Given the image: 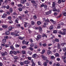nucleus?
Wrapping results in <instances>:
<instances>
[{
	"instance_id": "nucleus-1",
	"label": "nucleus",
	"mask_w": 66,
	"mask_h": 66,
	"mask_svg": "<svg viewBox=\"0 0 66 66\" xmlns=\"http://www.w3.org/2000/svg\"><path fill=\"white\" fill-rule=\"evenodd\" d=\"M42 58L43 59V60L44 61H46L47 59V57L44 56L43 55H42Z\"/></svg>"
},
{
	"instance_id": "nucleus-2",
	"label": "nucleus",
	"mask_w": 66,
	"mask_h": 66,
	"mask_svg": "<svg viewBox=\"0 0 66 66\" xmlns=\"http://www.w3.org/2000/svg\"><path fill=\"white\" fill-rule=\"evenodd\" d=\"M40 38H41V35H38L37 36V40H38L39 39H40Z\"/></svg>"
},
{
	"instance_id": "nucleus-3",
	"label": "nucleus",
	"mask_w": 66,
	"mask_h": 66,
	"mask_svg": "<svg viewBox=\"0 0 66 66\" xmlns=\"http://www.w3.org/2000/svg\"><path fill=\"white\" fill-rule=\"evenodd\" d=\"M6 16H7V15L5 13H4L3 15L2 16V18H5L6 17Z\"/></svg>"
},
{
	"instance_id": "nucleus-4",
	"label": "nucleus",
	"mask_w": 66,
	"mask_h": 66,
	"mask_svg": "<svg viewBox=\"0 0 66 66\" xmlns=\"http://www.w3.org/2000/svg\"><path fill=\"white\" fill-rule=\"evenodd\" d=\"M5 34L6 35H9L10 34V31H7L5 32Z\"/></svg>"
},
{
	"instance_id": "nucleus-5",
	"label": "nucleus",
	"mask_w": 66,
	"mask_h": 66,
	"mask_svg": "<svg viewBox=\"0 0 66 66\" xmlns=\"http://www.w3.org/2000/svg\"><path fill=\"white\" fill-rule=\"evenodd\" d=\"M51 13V10H50L49 11L46 12V15H49V14H50Z\"/></svg>"
},
{
	"instance_id": "nucleus-6",
	"label": "nucleus",
	"mask_w": 66,
	"mask_h": 66,
	"mask_svg": "<svg viewBox=\"0 0 66 66\" xmlns=\"http://www.w3.org/2000/svg\"><path fill=\"white\" fill-rule=\"evenodd\" d=\"M24 64H29V61L27 60L25 61L24 62Z\"/></svg>"
},
{
	"instance_id": "nucleus-7",
	"label": "nucleus",
	"mask_w": 66,
	"mask_h": 66,
	"mask_svg": "<svg viewBox=\"0 0 66 66\" xmlns=\"http://www.w3.org/2000/svg\"><path fill=\"white\" fill-rule=\"evenodd\" d=\"M14 59L15 60H18L19 59V57L17 56H14Z\"/></svg>"
},
{
	"instance_id": "nucleus-8",
	"label": "nucleus",
	"mask_w": 66,
	"mask_h": 66,
	"mask_svg": "<svg viewBox=\"0 0 66 66\" xmlns=\"http://www.w3.org/2000/svg\"><path fill=\"white\" fill-rule=\"evenodd\" d=\"M59 33L62 35H65V34H66V33L64 32H61V31H60Z\"/></svg>"
},
{
	"instance_id": "nucleus-9",
	"label": "nucleus",
	"mask_w": 66,
	"mask_h": 66,
	"mask_svg": "<svg viewBox=\"0 0 66 66\" xmlns=\"http://www.w3.org/2000/svg\"><path fill=\"white\" fill-rule=\"evenodd\" d=\"M2 27H3V28H7V26L6 25H4L2 26Z\"/></svg>"
},
{
	"instance_id": "nucleus-10",
	"label": "nucleus",
	"mask_w": 66,
	"mask_h": 66,
	"mask_svg": "<svg viewBox=\"0 0 66 66\" xmlns=\"http://www.w3.org/2000/svg\"><path fill=\"white\" fill-rule=\"evenodd\" d=\"M47 54L49 55L50 54H51V53H52V52H51V51L49 50L47 51Z\"/></svg>"
},
{
	"instance_id": "nucleus-11",
	"label": "nucleus",
	"mask_w": 66,
	"mask_h": 66,
	"mask_svg": "<svg viewBox=\"0 0 66 66\" xmlns=\"http://www.w3.org/2000/svg\"><path fill=\"white\" fill-rule=\"evenodd\" d=\"M57 48L59 49L60 48V43H58L57 44Z\"/></svg>"
},
{
	"instance_id": "nucleus-12",
	"label": "nucleus",
	"mask_w": 66,
	"mask_h": 66,
	"mask_svg": "<svg viewBox=\"0 0 66 66\" xmlns=\"http://www.w3.org/2000/svg\"><path fill=\"white\" fill-rule=\"evenodd\" d=\"M6 41L5 39H3L2 40V43H5Z\"/></svg>"
},
{
	"instance_id": "nucleus-13",
	"label": "nucleus",
	"mask_w": 66,
	"mask_h": 66,
	"mask_svg": "<svg viewBox=\"0 0 66 66\" xmlns=\"http://www.w3.org/2000/svg\"><path fill=\"white\" fill-rule=\"evenodd\" d=\"M53 26L52 25L50 27V30H53Z\"/></svg>"
},
{
	"instance_id": "nucleus-14",
	"label": "nucleus",
	"mask_w": 66,
	"mask_h": 66,
	"mask_svg": "<svg viewBox=\"0 0 66 66\" xmlns=\"http://www.w3.org/2000/svg\"><path fill=\"white\" fill-rule=\"evenodd\" d=\"M55 56L56 57H59V54L58 53H56V54H55Z\"/></svg>"
},
{
	"instance_id": "nucleus-15",
	"label": "nucleus",
	"mask_w": 66,
	"mask_h": 66,
	"mask_svg": "<svg viewBox=\"0 0 66 66\" xmlns=\"http://www.w3.org/2000/svg\"><path fill=\"white\" fill-rule=\"evenodd\" d=\"M37 23L38 25H40L41 24V22L40 21H38L37 22Z\"/></svg>"
},
{
	"instance_id": "nucleus-16",
	"label": "nucleus",
	"mask_w": 66,
	"mask_h": 66,
	"mask_svg": "<svg viewBox=\"0 0 66 66\" xmlns=\"http://www.w3.org/2000/svg\"><path fill=\"white\" fill-rule=\"evenodd\" d=\"M42 37H45H45H46V38H47V36H46V35L44 34H43L42 35Z\"/></svg>"
},
{
	"instance_id": "nucleus-17",
	"label": "nucleus",
	"mask_w": 66,
	"mask_h": 66,
	"mask_svg": "<svg viewBox=\"0 0 66 66\" xmlns=\"http://www.w3.org/2000/svg\"><path fill=\"white\" fill-rule=\"evenodd\" d=\"M45 50H43L42 51V52L41 53V54H44V53H45Z\"/></svg>"
},
{
	"instance_id": "nucleus-18",
	"label": "nucleus",
	"mask_w": 66,
	"mask_h": 66,
	"mask_svg": "<svg viewBox=\"0 0 66 66\" xmlns=\"http://www.w3.org/2000/svg\"><path fill=\"white\" fill-rule=\"evenodd\" d=\"M9 10L10 13H12V12H13V9L12 8H10V9Z\"/></svg>"
},
{
	"instance_id": "nucleus-19",
	"label": "nucleus",
	"mask_w": 66,
	"mask_h": 66,
	"mask_svg": "<svg viewBox=\"0 0 66 66\" xmlns=\"http://www.w3.org/2000/svg\"><path fill=\"white\" fill-rule=\"evenodd\" d=\"M10 48H11L12 50H14V47H13V46H11Z\"/></svg>"
},
{
	"instance_id": "nucleus-20",
	"label": "nucleus",
	"mask_w": 66,
	"mask_h": 66,
	"mask_svg": "<svg viewBox=\"0 0 66 66\" xmlns=\"http://www.w3.org/2000/svg\"><path fill=\"white\" fill-rule=\"evenodd\" d=\"M34 58H36V57H37V55H36V54H34Z\"/></svg>"
},
{
	"instance_id": "nucleus-21",
	"label": "nucleus",
	"mask_w": 66,
	"mask_h": 66,
	"mask_svg": "<svg viewBox=\"0 0 66 66\" xmlns=\"http://www.w3.org/2000/svg\"><path fill=\"white\" fill-rule=\"evenodd\" d=\"M62 49L64 51V52H66V48H65V47L63 48H62Z\"/></svg>"
},
{
	"instance_id": "nucleus-22",
	"label": "nucleus",
	"mask_w": 66,
	"mask_h": 66,
	"mask_svg": "<svg viewBox=\"0 0 66 66\" xmlns=\"http://www.w3.org/2000/svg\"><path fill=\"white\" fill-rule=\"evenodd\" d=\"M52 7H54L55 6V3L54 2H53L52 4Z\"/></svg>"
},
{
	"instance_id": "nucleus-23",
	"label": "nucleus",
	"mask_w": 66,
	"mask_h": 66,
	"mask_svg": "<svg viewBox=\"0 0 66 66\" xmlns=\"http://www.w3.org/2000/svg\"><path fill=\"white\" fill-rule=\"evenodd\" d=\"M12 29V27H9L8 28V30L9 31H11Z\"/></svg>"
},
{
	"instance_id": "nucleus-24",
	"label": "nucleus",
	"mask_w": 66,
	"mask_h": 66,
	"mask_svg": "<svg viewBox=\"0 0 66 66\" xmlns=\"http://www.w3.org/2000/svg\"><path fill=\"white\" fill-rule=\"evenodd\" d=\"M20 64L21 65V66H22V65H24V63H23L22 62H21L20 63Z\"/></svg>"
},
{
	"instance_id": "nucleus-25",
	"label": "nucleus",
	"mask_w": 66,
	"mask_h": 66,
	"mask_svg": "<svg viewBox=\"0 0 66 66\" xmlns=\"http://www.w3.org/2000/svg\"><path fill=\"white\" fill-rule=\"evenodd\" d=\"M19 38L20 39H21V40H22L23 39V38H24V37H19Z\"/></svg>"
},
{
	"instance_id": "nucleus-26",
	"label": "nucleus",
	"mask_w": 66,
	"mask_h": 66,
	"mask_svg": "<svg viewBox=\"0 0 66 66\" xmlns=\"http://www.w3.org/2000/svg\"><path fill=\"white\" fill-rule=\"evenodd\" d=\"M22 49H25V48H27V46H23L22 47Z\"/></svg>"
},
{
	"instance_id": "nucleus-27",
	"label": "nucleus",
	"mask_w": 66,
	"mask_h": 66,
	"mask_svg": "<svg viewBox=\"0 0 66 66\" xmlns=\"http://www.w3.org/2000/svg\"><path fill=\"white\" fill-rule=\"evenodd\" d=\"M60 26H61L60 24H58L57 25V29H59L60 28Z\"/></svg>"
},
{
	"instance_id": "nucleus-28",
	"label": "nucleus",
	"mask_w": 66,
	"mask_h": 66,
	"mask_svg": "<svg viewBox=\"0 0 66 66\" xmlns=\"http://www.w3.org/2000/svg\"><path fill=\"white\" fill-rule=\"evenodd\" d=\"M55 40L56 42H59V40L57 39H55Z\"/></svg>"
},
{
	"instance_id": "nucleus-29",
	"label": "nucleus",
	"mask_w": 66,
	"mask_h": 66,
	"mask_svg": "<svg viewBox=\"0 0 66 66\" xmlns=\"http://www.w3.org/2000/svg\"><path fill=\"white\" fill-rule=\"evenodd\" d=\"M51 21V22H52L54 23H55V21H54L53 20H50Z\"/></svg>"
},
{
	"instance_id": "nucleus-30",
	"label": "nucleus",
	"mask_w": 66,
	"mask_h": 66,
	"mask_svg": "<svg viewBox=\"0 0 66 66\" xmlns=\"http://www.w3.org/2000/svg\"><path fill=\"white\" fill-rule=\"evenodd\" d=\"M29 41H30V42L31 43H33V40H32V39H30L29 40Z\"/></svg>"
},
{
	"instance_id": "nucleus-31",
	"label": "nucleus",
	"mask_w": 66,
	"mask_h": 66,
	"mask_svg": "<svg viewBox=\"0 0 66 66\" xmlns=\"http://www.w3.org/2000/svg\"><path fill=\"white\" fill-rule=\"evenodd\" d=\"M14 36H19V35H18V34H15V33L14 35Z\"/></svg>"
},
{
	"instance_id": "nucleus-32",
	"label": "nucleus",
	"mask_w": 66,
	"mask_h": 66,
	"mask_svg": "<svg viewBox=\"0 0 66 66\" xmlns=\"http://www.w3.org/2000/svg\"><path fill=\"white\" fill-rule=\"evenodd\" d=\"M9 23H13V21L12 20H10L9 21Z\"/></svg>"
},
{
	"instance_id": "nucleus-33",
	"label": "nucleus",
	"mask_w": 66,
	"mask_h": 66,
	"mask_svg": "<svg viewBox=\"0 0 66 66\" xmlns=\"http://www.w3.org/2000/svg\"><path fill=\"white\" fill-rule=\"evenodd\" d=\"M53 11L54 12H56V11H57V10H56V9L55 8H54L53 9Z\"/></svg>"
},
{
	"instance_id": "nucleus-34",
	"label": "nucleus",
	"mask_w": 66,
	"mask_h": 66,
	"mask_svg": "<svg viewBox=\"0 0 66 66\" xmlns=\"http://www.w3.org/2000/svg\"><path fill=\"white\" fill-rule=\"evenodd\" d=\"M39 31H42V28H41V27H40V26L39 27Z\"/></svg>"
},
{
	"instance_id": "nucleus-35",
	"label": "nucleus",
	"mask_w": 66,
	"mask_h": 66,
	"mask_svg": "<svg viewBox=\"0 0 66 66\" xmlns=\"http://www.w3.org/2000/svg\"><path fill=\"white\" fill-rule=\"evenodd\" d=\"M22 53L23 54H26V52L24 51H22Z\"/></svg>"
},
{
	"instance_id": "nucleus-36",
	"label": "nucleus",
	"mask_w": 66,
	"mask_h": 66,
	"mask_svg": "<svg viewBox=\"0 0 66 66\" xmlns=\"http://www.w3.org/2000/svg\"><path fill=\"white\" fill-rule=\"evenodd\" d=\"M6 8L7 9H10V6L8 5L6 6Z\"/></svg>"
},
{
	"instance_id": "nucleus-37",
	"label": "nucleus",
	"mask_w": 66,
	"mask_h": 66,
	"mask_svg": "<svg viewBox=\"0 0 66 66\" xmlns=\"http://www.w3.org/2000/svg\"><path fill=\"white\" fill-rule=\"evenodd\" d=\"M47 63H46L45 62H44V63L43 64L45 66H47Z\"/></svg>"
},
{
	"instance_id": "nucleus-38",
	"label": "nucleus",
	"mask_w": 66,
	"mask_h": 66,
	"mask_svg": "<svg viewBox=\"0 0 66 66\" xmlns=\"http://www.w3.org/2000/svg\"><path fill=\"white\" fill-rule=\"evenodd\" d=\"M15 46L16 48H17L18 47H19V45H18L17 44H16L15 45Z\"/></svg>"
},
{
	"instance_id": "nucleus-39",
	"label": "nucleus",
	"mask_w": 66,
	"mask_h": 66,
	"mask_svg": "<svg viewBox=\"0 0 66 66\" xmlns=\"http://www.w3.org/2000/svg\"><path fill=\"white\" fill-rule=\"evenodd\" d=\"M44 25H48V23L47 22H45L44 23Z\"/></svg>"
},
{
	"instance_id": "nucleus-40",
	"label": "nucleus",
	"mask_w": 66,
	"mask_h": 66,
	"mask_svg": "<svg viewBox=\"0 0 66 66\" xmlns=\"http://www.w3.org/2000/svg\"><path fill=\"white\" fill-rule=\"evenodd\" d=\"M34 7H35V9L37 8V5H36V4L35 5L34 4Z\"/></svg>"
},
{
	"instance_id": "nucleus-41",
	"label": "nucleus",
	"mask_w": 66,
	"mask_h": 66,
	"mask_svg": "<svg viewBox=\"0 0 66 66\" xmlns=\"http://www.w3.org/2000/svg\"><path fill=\"white\" fill-rule=\"evenodd\" d=\"M44 7L45 9H46L47 8V6L46 5H45L44 6Z\"/></svg>"
},
{
	"instance_id": "nucleus-42",
	"label": "nucleus",
	"mask_w": 66,
	"mask_h": 66,
	"mask_svg": "<svg viewBox=\"0 0 66 66\" xmlns=\"http://www.w3.org/2000/svg\"><path fill=\"white\" fill-rule=\"evenodd\" d=\"M54 58H55L53 56H51V59H54Z\"/></svg>"
},
{
	"instance_id": "nucleus-43",
	"label": "nucleus",
	"mask_w": 66,
	"mask_h": 66,
	"mask_svg": "<svg viewBox=\"0 0 66 66\" xmlns=\"http://www.w3.org/2000/svg\"><path fill=\"white\" fill-rule=\"evenodd\" d=\"M6 6H5L3 5L2 6V7L3 9H5L6 8Z\"/></svg>"
},
{
	"instance_id": "nucleus-44",
	"label": "nucleus",
	"mask_w": 66,
	"mask_h": 66,
	"mask_svg": "<svg viewBox=\"0 0 66 66\" xmlns=\"http://www.w3.org/2000/svg\"><path fill=\"white\" fill-rule=\"evenodd\" d=\"M1 54L3 56H5V54L3 53H2Z\"/></svg>"
},
{
	"instance_id": "nucleus-45",
	"label": "nucleus",
	"mask_w": 66,
	"mask_h": 66,
	"mask_svg": "<svg viewBox=\"0 0 66 66\" xmlns=\"http://www.w3.org/2000/svg\"><path fill=\"white\" fill-rule=\"evenodd\" d=\"M31 62L32 63V66H33V59L31 60Z\"/></svg>"
},
{
	"instance_id": "nucleus-46",
	"label": "nucleus",
	"mask_w": 66,
	"mask_h": 66,
	"mask_svg": "<svg viewBox=\"0 0 66 66\" xmlns=\"http://www.w3.org/2000/svg\"><path fill=\"white\" fill-rule=\"evenodd\" d=\"M13 54H15V55H16V54H17V52L15 51H14Z\"/></svg>"
},
{
	"instance_id": "nucleus-47",
	"label": "nucleus",
	"mask_w": 66,
	"mask_h": 66,
	"mask_svg": "<svg viewBox=\"0 0 66 66\" xmlns=\"http://www.w3.org/2000/svg\"><path fill=\"white\" fill-rule=\"evenodd\" d=\"M18 6L19 7H20V6H22V5L21 4L18 5Z\"/></svg>"
},
{
	"instance_id": "nucleus-48",
	"label": "nucleus",
	"mask_w": 66,
	"mask_h": 66,
	"mask_svg": "<svg viewBox=\"0 0 66 66\" xmlns=\"http://www.w3.org/2000/svg\"><path fill=\"white\" fill-rule=\"evenodd\" d=\"M61 46H64V45H65V43H61Z\"/></svg>"
},
{
	"instance_id": "nucleus-49",
	"label": "nucleus",
	"mask_w": 66,
	"mask_h": 66,
	"mask_svg": "<svg viewBox=\"0 0 66 66\" xmlns=\"http://www.w3.org/2000/svg\"><path fill=\"white\" fill-rule=\"evenodd\" d=\"M28 52L30 55H31V53H32V52L30 51H28Z\"/></svg>"
},
{
	"instance_id": "nucleus-50",
	"label": "nucleus",
	"mask_w": 66,
	"mask_h": 66,
	"mask_svg": "<svg viewBox=\"0 0 66 66\" xmlns=\"http://www.w3.org/2000/svg\"><path fill=\"white\" fill-rule=\"evenodd\" d=\"M66 58V56H63L62 57V59L63 60H65Z\"/></svg>"
},
{
	"instance_id": "nucleus-51",
	"label": "nucleus",
	"mask_w": 66,
	"mask_h": 66,
	"mask_svg": "<svg viewBox=\"0 0 66 66\" xmlns=\"http://www.w3.org/2000/svg\"><path fill=\"white\" fill-rule=\"evenodd\" d=\"M45 21H46L47 22H50L48 19H47L45 20Z\"/></svg>"
},
{
	"instance_id": "nucleus-52",
	"label": "nucleus",
	"mask_w": 66,
	"mask_h": 66,
	"mask_svg": "<svg viewBox=\"0 0 66 66\" xmlns=\"http://www.w3.org/2000/svg\"><path fill=\"white\" fill-rule=\"evenodd\" d=\"M4 38H5V39H8V38H9V37H8V36H6L4 37Z\"/></svg>"
},
{
	"instance_id": "nucleus-53",
	"label": "nucleus",
	"mask_w": 66,
	"mask_h": 66,
	"mask_svg": "<svg viewBox=\"0 0 66 66\" xmlns=\"http://www.w3.org/2000/svg\"><path fill=\"white\" fill-rule=\"evenodd\" d=\"M19 11H22V9L21 8H19L18 9Z\"/></svg>"
},
{
	"instance_id": "nucleus-54",
	"label": "nucleus",
	"mask_w": 66,
	"mask_h": 66,
	"mask_svg": "<svg viewBox=\"0 0 66 66\" xmlns=\"http://www.w3.org/2000/svg\"><path fill=\"white\" fill-rule=\"evenodd\" d=\"M21 3H22V4H24V2L23 1H21L20 2Z\"/></svg>"
},
{
	"instance_id": "nucleus-55",
	"label": "nucleus",
	"mask_w": 66,
	"mask_h": 66,
	"mask_svg": "<svg viewBox=\"0 0 66 66\" xmlns=\"http://www.w3.org/2000/svg\"><path fill=\"white\" fill-rule=\"evenodd\" d=\"M9 47V45H8L6 44L5 45V47L6 48H7V47Z\"/></svg>"
},
{
	"instance_id": "nucleus-56",
	"label": "nucleus",
	"mask_w": 66,
	"mask_h": 66,
	"mask_svg": "<svg viewBox=\"0 0 66 66\" xmlns=\"http://www.w3.org/2000/svg\"><path fill=\"white\" fill-rule=\"evenodd\" d=\"M16 19V20H15V21L16 23H18V19L17 18Z\"/></svg>"
},
{
	"instance_id": "nucleus-57",
	"label": "nucleus",
	"mask_w": 66,
	"mask_h": 66,
	"mask_svg": "<svg viewBox=\"0 0 66 66\" xmlns=\"http://www.w3.org/2000/svg\"><path fill=\"white\" fill-rule=\"evenodd\" d=\"M53 32L54 33H57V31H56V30H54L53 31Z\"/></svg>"
},
{
	"instance_id": "nucleus-58",
	"label": "nucleus",
	"mask_w": 66,
	"mask_h": 66,
	"mask_svg": "<svg viewBox=\"0 0 66 66\" xmlns=\"http://www.w3.org/2000/svg\"><path fill=\"white\" fill-rule=\"evenodd\" d=\"M34 19H36L37 18V17H36V15H34Z\"/></svg>"
},
{
	"instance_id": "nucleus-59",
	"label": "nucleus",
	"mask_w": 66,
	"mask_h": 66,
	"mask_svg": "<svg viewBox=\"0 0 66 66\" xmlns=\"http://www.w3.org/2000/svg\"><path fill=\"white\" fill-rule=\"evenodd\" d=\"M26 43V41L25 40L23 41L22 44H24Z\"/></svg>"
},
{
	"instance_id": "nucleus-60",
	"label": "nucleus",
	"mask_w": 66,
	"mask_h": 66,
	"mask_svg": "<svg viewBox=\"0 0 66 66\" xmlns=\"http://www.w3.org/2000/svg\"><path fill=\"white\" fill-rule=\"evenodd\" d=\"M63 15L64 16H66V13L64 12L63 13Z\"/></svg>"
},
{
	"instance_id": "nucleus-61",
	"label": "nucleus",
	"mask_w": 66,
	"mask_h": 66,
	"mask_svg": "<svg viewBox=\"0 0 66 66\" xmlns=\"http://www.w3.org/2000/svg\"><path fill=\"white\" fill-rule=\"evenodd\" d=\"M8 19H12V18L11 16H9L7 18Z\"/></svg>"
},
{
	"instance_id": "nucleus-62",
	"label": "nucleus",
	"mask_w": 66,
	"mask_h": 66,
	"mask_svg": "<svg viewBox=\"0 0 66 66\" xmlns=\"http://www.w3.org/2000/svg\"><path fill=\"white\" fill-rule=\"evenodd\" d=\"M45 63H49V60H46V62H45Z\"/></svg>"
},
{
	"instance_id": "nucleus-63",
	"label": "nucleus",
	"mask_w": 66,
	"mask_h": 66,
	"mask_svg": "<svg viewBox=\"0 0 66 66\" xmlns=\"http://www.w3.org/2000/svg\"><path fill=\"white\" fill-rule=\"evenodd\" d=\"M56 66H60V64L58 63H57L56 64Z\"/></svg>"
},
{
	"instance_id": "nucleus-64",
	"label": "nucleus",
	"mask_w": 66,
	"mask_h": 66,
	"mask_svg": "<svg viewBox=\"0 0 66 66\" xmlns=\"http://www.w3.org/2000/svg\"><path fill=\"white\" fill-rule=\"evenodd\" d=\"M63 31H64V32H65H65H66V29H63Z\"/></svg>"
}]
</instances>
